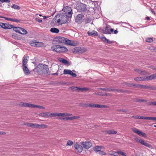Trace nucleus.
I'll return each instance as SVG.
<instances>
[{"label":"nucleus","instance_id":"obj_1","mask_svg":"<svg viewBox=\"0 0 156 156\" xmlns=\"http://www.w3.org/2000/svg\"><path fill=\"white\" fill-rule=\"evenodd\" d=\"M62 10L65 12L66 15L64 17L66 19L63 20H62V23H61V24L66 23L68 21L67 18L71 17L73 14L72 9L69 7L66 6L65 8H63Z\"/></svg>","mask_w":156,"mask_h":156},{"label":"nucleus","instance_id":"obj_2","mask_svg":"<svg viewBox=\"0 0 156 156\" xmlns=\"http://www.w3.org/2000/svg\"><path fill=\"white\" fill-rule=\"evenodd\" d=\"M34 70H36L37 72H42L48 75L50 74V72L48 66L47 65H44L40 64L34 69Z\"/></svg>","mask_w":156,"mask_h":156},{"label":"nucleus","instance_id":"obj_3","mask_svg":"<svg viewBox=\"0 0 156 156\" xmlns=\"http://www.w3.org/2000/svg\"><path fill=\"white\" fill-rule=\"evenodd\" d=\"M51 50L57 53H60L68 51L67 48L63 46H60L59 45H55L52 46L51 48Z\"/></svg>","mask_w":156,"mask_h":156},{"label":"nucleus","instance_id":"obj_4","mask_svg":"<svg viewBox=\"0 0 156 156\" xmlns=\"http://www.w3.org/2000/svg\"><path fill=\"white\" fill-rule=\"evenodd\" d=\"M19 105L20 106H23L24 107L32 108H37L41 109H44V108L42 106L38 105H33L31 104L20 102Z\"/></svg>","mask_w":156,"mask_h":156},{"label":"nucleus","instance_id":"obj_5","mask_svg":"<svg viewBox=\"0 0 156 156\" xmlns=\"http://www.w3.org/2000/svg\"><path fill=\"white\" fill-rule=\"evenodd\" d=\"M81 145L83 146V147L86 149L90 148L92 146L91 142L88 140H87L85 142L83 141L81 142Z\"/></svg>","mask_w":156,"mask_h":156},{"label":"nucleus","instance_id":"obj_6","mask_svg":"<svg viewBox=\"0 0 156 156\" xmlns=\"http://www.w3.org/2000/svg\"><path fill=\"white\" fill-rule=\"evenodd\" d=\"M132 130L133 132L136 133L140 136L144 137H146V135L145 133L142 132L141 131L136 128H132Z\"/></svg>","mask_w":156,"mask_h":156},{"label":"nucleus","instance_id":"obj_7","mask_svg":"<svg viewBox=\"0 0 156 156\" xmlns=\"http://www.w3.org/2000/svg\"><path fill=\"white\" fill-rule=\"evenodd\" d=\"M0 26L4 29H10L13 27V26L8 23H0Z\"/></svg>","mask_w":156,"mask_h":156},{"label":"nucleus","instance_id":"obj_8","mask_svg":"<svg viewBox=\"0 0 156 156\" xmlns=\"http://www.w3.org/2000/svg\"><path fill=\"white\" fill-rule=\"evenodd\" d=\"M63 73L64 74H69L74 77H76L77 76L76 73L72 72V71L70 69H64L63 71Z\"/></svg>","mask_w":156,"mask_h":156},{"label":"nucleus","instance_id":"obj_9","mask_svg":"<svg viewBox=\"0 0 156 156\" xmlns=\"http://www.w3.org/2000/svg\"><path fill=\"white\" fill-rule=\"evenodd\" d=\"M86 5L84 4L80 3L77 6L78 10L80 11L84 12L86 10Z\"/></svg>","mask_w":156,"mask_h":156},{"label":"nucleus","instance_id":"obj_10","mask_svg":"<svg viewBox=\"0 0 156 156\" xmlns=\"http://www.w3.org/2000/svg\"><path fill=\"white\" fill-rule=\"evenodd\" d=\"M65 43L68 45H69L73 46H76V42L75 41H71L68 39L66 38Z\"/></svg>","mask_w":156,"mask_h":156},{"label":"nucleus","instance_id":"obj_11","mask_svg":"<svg viewBox=\"0 0 156 156\" xmlns=\"http://www.w3.org/2000/svg\"><path fill=\"white\" fill-rule=\"evenodd\" d=\"M74 146L75 149L79 152H81L83 151V147L81 146L78 144L77 143H76L74 144Z\"/></svg>","mask_w":156,"mask_h":156},{"label":"nucleus","instance_id":"obj_12","mask_svg":"<svg viewBox=\"0 0 156 156\" xmlns=\"http://www.w3.org/2000/svg\"><path fill=\"white\" fill-rule=\"evenodd\" d=\"M28 65H22V68L23 72L26 75H29L30 73L29 69L27 67Z\"/></svg>","mask_w":156,"mask_h":156},{"label":"nucleus","instance_id":"obj_13","mask_svg":"<svg viewBox=\"0 0 156 156\" xmlns=\"http://www.w3.org/2000/svg\"><path fill=\"white\" fill-rule=\"evenodd\" d=\"M110 28V26L107 25L105 29L103 30L102 33L105 34H110L109 30Z\"/></svg>","mask_w":156,"mask_h":156},{"label":"nucleus","instance_id":"obj_14","mask_svg":"<svg viewBox=\"0 0 156 156\" xmlns=\"http://www.w3.org/2000/svg\"><path fill=\"white\" fill-rule=\"evenodd\" d=\"M66 38L61 37H58L56 38V41L60 43H65Z\"/></svg>","mask_w":156,"mask_h":156},{"label":"nucleus","instance_id":"obj_15","mask_svg":"<svg viewBox=\"0 0 156 156\" xmlns=\"http://www.w3.org/2000/svg\"><path fill=\"white\" fill-rule=\"evenodd\" d=\"M141 88L147 89L151 90H156V87L154 86H149L146 85H142Z\"/></svg>","mask_w":156,"mask_h":156},{"label":"nucleus","instance_id":"obj_16","mask_svg":"<svg viewBox=\"0 0 156 156\" xmlns=\"http://www.w3.org/2000/svg\"><path fill=\"white\" fill-rule=\"evenodd\" d=\"M83 17V15L82 14L78 15L76 18V21L77 22H81L82 20Z\"/></svg>","mask_w":156,"mask_h":156},{"label":"nucleus","instance_id":"obj_17","mask_svg":"<svg viewBox=\"0 0 156 156\" xmlns=\"http://www.w3.org/2000/svg\"><path fill=\"white\" fill-rule=\"evenodd\" d=\"M104 132L105 134H115L117 133V132L116 131H115L114 129H111V130H105L104 131Z\"/></svg>","mask_w":156,"mask_h":156},{"label":"nucleus","instance_id":"obj_18","mask_svg":"<svg viewBox=\"0 0 156 156\" xmlns=\"http://www.w3.org/2000/svg\"><path fill=\"white\" fill-rule=\"evenodd\" d=\"M145 80H151L156 79V74H153L148 76H145Z\"/></svg>","mask_w":156,"mask_h":156},{"label":"nucleus","instance_id":"obj_19","mask_svg":"<svg viewBox=\"0 0 156 156\" xmlns=\"http://www.w3.org/2000/svg\"><path fill=\"white\" fill-rule=\"evenodd\" d=\"M134 70L140 75H147L148 74L147 72L145 71H142L138 69H135Z\"/></svg>","mask_w":156,"mask_h":156},{"label":"nucleus","instance_id":"obj_20","mask_svg":"<svg viewBox=\"0 0 156 156\" xmlns=\"http://www.w3.org/2000/svg\"><path fill=\"white\" fill-rule=\"evenodd\" d=\"M132 117H134L135 119H144L147 120H149L150 119V117H144L140 116H133Z\"/></svg>","mask_w":156,"mask_h":156},{"label":"nucleus","instance_id":"obj_21","mask_svg":"<svg viewBox=\"0 0 156 156\" xmlns=\"http://www.w3.org/2000/svg\"><path fill=\"white\" fill-rule=\"evenodd\" d=\"M29 58L28 55L25 56L23 57V59L22 62V65H27V64L28 60L27 59Z\"/></svg>","mask_w":156,"mask_h":156},{"label":"nucleus","instance_id":"obj_22","mask_svg":"<svg viewBox=\"0 0 156 156\" xmlns=\"http://www.w3.org/2000/svg\"><path fill=\"white\" fill-rule=\"evenodd\" d=\"M58 60L60 62L65 64H67L69 63L66 60L62 58H58Z\"/></svg>","mask_w":156,"mask_h":156},{"label":"nucleus","instance_id":"obj_23","mask_svg":"<svg viewBox=\"0 0 156 156\" xmlns=\"http://www.w3.org/2000/svg\"><path fill=\"white\" fill-rule=\"evenodd\" d=\"M60 117V113H50L49 114V117Z\"/></svg>","mask_w":156,"mask_h":156},{"label":"nucleus","instance_id":"obj_24","mask_svg":"<svg viewBox=\"0 0 156 156\" xmlns=\"http://www.w3.org/2000/svg\"><path fill=\"white\" fill-rule=\"evenodd\" d=\"M97 104L91 103V104H87L85 105L84 106L85 107H89L91 108H96Z\"/></svg>","mask_w":156,"mask_h":156},{"label":"nucleus","instance_id":"obj_25","mask_svg":"<svg viewBox=\"0 0 156 156\" xmlns=\"http://www.w3.org/2000/svg\"><path fill=\"white\" fill-rule=\"evenodd\" d=\"M24 125L27 126L28 127H32L33 128H35L36 126V124H34L32 123H25Z\"/></svg>","mask_w":156,"mask_h":156},{"label":"nucleus","instance_id":"obj_26","mask_svg":"<svg viewBox=\"0 0 156 156\" xmlns=\"http://www.w3.org/2000/svg\"><path fill=\"white\" fill-rule=\"evenodd\" d=\"M36 128L40 129L41 128H46L47 127V126L44 124L39 125L36 124Z\"/></svg>","mask_w":156,"mask_h":156},{"label":"nucleus","instance_id":"obj_27","mask_svg":"<svg viewBox=\"0 0 156 156\" xmlns=\"http://www.w3.org/2000/svg\"><path fill=\"white\" fill-rule=\"evenodd\" d=\"M134 80L136 81H144L145 80V76L138 77L134 78Z\"/></svg>","mask_w":156,"mask_h":156},{"label":"nucleus","instance_id":"obj_28","mask_svg":"<svg viewBox=\"0 0 156 156\" xmlns=\"http://www.w3.org/2000/svg\"><path fill=\"white\" fill-rule=\"evenodd\" d=\"M76 88L77 89L76 90L78 91H83L88 90H90V89L87 88H82V87H76Z\"/></svg>","mask_w":156,"mask_h":156},{"label":"nucleus","instance_id":"obj_29","mask_svg":"<svg viewBox=\"0 0 156 156\" xmlns=\"http://www.w3.org/2000/svg\"><path fill=\"white\" fill-rule=\"evenodd\" d=\"M20 34H27V30L24 29L20 27Z\"/></svg>","mask_w":156,"mask_h":156},{"label":"nucleus","instance_id":"obj_30","mask_svg":"<svg viewBox=\"0 0 156 156\" xmlns=\"http://www.w3.org/2000/svg\"><path fill=\"white\" fill-rule=\"evenodd\" d=\"M133 86L134 87L138 88H142V85L139 84H129L128 85L129 86Z\"/></svg>","mask_w":156,"mask_h":156},{"label":"nucleus","instance_id":"obj_31","mask_svg":"<svg viewBox=\"0 0 156 156\" xmlns=\"http://www.w3.org/2000/svg\"><path fill=\"white\" fill-rule=\"evenodd\" d=\"M50 31L53 33H58L59 32V30L56 28L53 27L51 29Z\"/></svg>","mask_w":156,"mask_h":156},{"label":"nucleus","instance_id":"obj_32","mask_svg":"<svg viewBox=\"0 0 156 156\" xmlns=\"http://www.w3.org/2000/svg\"><path fill=\"white\" fill-rule=\"evenodd\" d=\"M98 32L94 30L92 31L91 32H88L87 34L89 36H91L92 35H94L95 36H97L98 35Z\"/></svg>","mask_w":156,"mask_h":156},{"label":"nucleus","instance_id":"obj_33","mask_svg":"<svg viewBox=\"0 0 156 156\" xmlns=\"http://www.w3.org/2000/svg\"><path fill=\"white\" fill-rule=\"evenodd\" d=\"M49 112H44L40 114V116L43 117H49Z\"/></svg>","mask_w":156,"mask_h":156},{"label":"nucleus","instance_id":"obj_34","mask_svg":"<svg viewBox=\"0 0 156 156\" xmlns=\"http://www.w3.org/2000/svg\"><path fill=\"white\" fill-rule=\"evenodd\" d=\"M142 144L144 145L149 148H152V146L150 144H149L148 143H146L144 140L143 143H142Z\"/></svg>","mask_w":156,"mask_h":156},{"label":"nucleus","instance_id":"obj_35","mask_svg":"<svg viewBox=\"0 0 156 156\" xmlns=\"http://www.w3.org/2000/svg\"><path fill=\"white\" fill-rule=\"evenodd\" d=\"M36 47H40L43 46L44 44L43 43L40 42H36Z\"/></svg>","mask_w":156,"mask_h":156},{"label":"nucleus","instance_id":"obj_36","mask_svg":"<svg viewBox=\"0 0 156 156\" xmlns=\"http://www.w3.org/2000/svg\"><path fill=\"white\" fill-rule=\"evenodd\" d=\"M135 140L136 142L140 143L141 144H142L144 141L143 140L137 137L135 138Z\"/></svg>","mask_w":156,"mask_h":156},{"label":"nucleus","instance_id":"obj_37","mask_svg":"<svg viewBox=\"0 0 156 156\" xmlns=\"http://www.w3.org/2000/svg\"><path fill=\"white\" fill-rule=\"evenodd\" d=\"M101 148L99 146H96L94 147V150L95 152L97 153L99 151L101 150Z\"/></svg>","mask_w":156,"mask_h":156},{"label":"nucleus","instance_id":"obj_38","mask_svg":"<svg viewBox=\"0 0 156 156\" xmlns=\"http://www.w3.org/2000/svg\"><path fill=\"white\" fill-rule=\"evenodd\" d=\"M107 106L104 105H96V108H106L107 107Z\"/></svg>","mask_w":156,"mask_h":156},{"label":"nucleus","instance_id":"obj_39","mask_svg":"<svg viewBox=\"0 0 156 156\" xmlns=\"http://www.w3.org/2000/svg\"><path fill=\"white\" fill-rule=\"evenodd\" d=\"M13 30L17 33H18L20 34V27H13Z\"/></svg>","mask_w":156,"mask_h":156},{"label":"nucleus","instance_id":"obj_40","mask_svg":"<svg viewBox=\"0 0 156 156\" xmlns=\"http://www.w3.org/2000/svg\"><path fill=\"white\" fill-rule=\"evenodd\" d=\"M118 156L119 155H121L122 156H127L126 155V153H125L121 151H118Z\"/></svg>","mask_w":156,"mask_h":156},{"label":"nucleus","instance_id":"obj_41","mask_svg":"<svg viewBox=\"0 0 156 156\" xmlns=\"http://www.w3.org/2000/svg\"><path fill=\"white\" fill-rule=\"evenodd\" d=\"M109 154L115 156H118V152L111 151L109 152Z\"/></svg>","mask_w":156,"mask_h":156},{"label":"nucleus","instance_id":"obj_42","mask_svg":"<svg viewBox=\"0 0 156 156\" xmlns=\"http://www.w3.org/2000/svg\"><path fill=\"white\" fill-rule=\"evenodd\" d=\"M73 144V142L71 140H69L67 141L66 146H71Z\"/></svg>","mask_w":156,"mask_h":156},{"label":"nucleus","instance_id":"obj_43","mask_svg":"<svg viewBox=\"0 0 156 156\" xmlns=\"http://www.w3.org/2000/svg\"><path fill=\"white\" fill-rule=\"evenodd\" d=\"M101 90H102L103 91H113L114 90L112 89H106L105 88H101L100 89Z\"/></svg>","mask_w":156,"mask_h":156},{"label":"nucleus","instance_id":"obj_44","mask_svg":"<svg viewBox=\"0 0 156 156\" xmlns=\"http://www.w3.org/2000/svg\"><path fill=\"white\" fill-rule=\"evenodd\" d=\"M146 41L148 42H152L153 40L152 38L149 37L146 39Z\"/></svg>","mask_w":156,"mask_h":156},{"label":"nucleus","instance_id":"obj_45","mask_svg":"<svg viewBox=\"0 0 156 156\" xmlns=\"http://www.w3.org/2000/svg\"><path fill=\"white\" fill-rule=\"evenodd\" d=\"M69 113L67 112L64 113H60V116L64 117L66 116H69Z\"/></svg>","mask_w":156,"mask_h":156},{"label":"nucleus","instance_id":"obj_46","mask_svg":"<svg viewBox=\"0 0 156 156\" xmlns=\"http://www.w3.org/2000/svg\"><path fill=\"white\" fill-rule=\"evenodd\" d=\"M12 7L13 9H20V7L19 6L15 4L13 5L12 6Z\"/></svg>","mask_w":156,"mask_h":156},{"label":"nucleus","instance_id":"obj_47","mask_svg":"<svg viewBox=\"0 0 156 156\" xmlns=\"http://www.w3.org/2000/svg\"><path fill=\"white\" fill-rule=\"evenodd\" d=\"M147 104L149 105L156 106V102H148Z\"/></svg>","mask_w":156,"mask_h":156},{"label":"nucleus","instance_id":"obj_48","mask_svg":"<svg viewBox=\"0 0 156 156\" xmlns=\"http://www.w3.org/2000/svg\"><path fill=\"white\" fill-rule=\"evenodd\" d=\"M36 41H31L30 42V44L32 46H35L36 47Z\"/></svg>","mask_w":156,"mask_h":156},{"label":"nucleus","instance_id":"obj_49","mask_svg":"<svg viewBox=\"0 0 156 156\" xmlns=\"http://www.w3.org/2000/svg\"><path fill=\"white\" fill-rule=\"evenodd\" d=\"M60 119H61V118H60ZM61 119H66L67 120H73V118L72 117H67L65 118H61Z\"/></svg>","mask_w":156,"mask_h":156},{"label":"nucleus","instance_id":"obj_50","mask_svg":"<svg viewBox=\"0 0 156 156\" xmlns=\"http://www.w3.org/2000/svg\"><path fill=\"white\" fill-rule=\"evenodd\" d=\"M9 21H13V22H16V23L19 22H20V20H18L13 19L12 18H10V20H9Z\"/></svg>","mask_w":156,"mask_h":156},{"label":"nucleus","instance_id":"obj_51","mask_svg":"<svg viewBox=\"0 0 156 156\" xmlns=\"http://www.w3.org/2000/svg\"><path fill=\"white\" fill-rule=\"evenodd\" d=\"M101 39L103 42L106 43L107 39L105 37H102L101 38Z\"/></svg>","mask_w":156,"mask_h":156},{"label":"nucleus","instance_id":"obj_52","mask_svg":"<svg viewBox=\"0 0 156 156\" xmlns=\"http://www.w3.org/2000/svg\"><path fill=\"white\" fill-rule=\"evenodd\" d=\"M98 153L99 154L101 155H105V153L104 152L101 151V150L98 152Z\"/></svg>","mask_w":156,"mask_h":156},{"label":"nucleus","instance_id":"obj_53","mask_svg":"<svg viewBox=\"0 0 156 156\" xmlns=\"http://www.w3.org/2000/svg\"><path fill=\"white\" fill-rule=\"evenodd\" d=\"M113 42V41H110L109 40H108V39H107L106 43H107L108 44H111Z\"/></svg>","mask_w":156,"mask_h":156},{"label":"nucleus","instance_id":"obj_54","mask_svg":"<svg viewBox=\"0 0 156 156\" xmlns=\"http://www.w3.org/2000/svg\"><path fill=\"white\" fill-rule=\"evenodd\" d=\"M36 20L38 22L41 23L42 22V20L38 18H35Z\"/></svg>","mask_w":156,"mask_h":156},{"label":"nucleus","instance_id":"obj_55","mask_svg":"<svg viewBox=\"0 0 156 156\" xmlns=\"http://www.w3.org/2000/svg\"><path fill=\"white\" fill-rule=\"evenodd\" d=\"M72 117L73 118V120L74 119H79V118H80V116H72Z\"/></svg>","mask_w":156,"mask_h":156},{"label":"nucleus","instance_id":"obj_56","mask_svg":"<svg viewBox=\"0 0 156 156\" xmlns=\"http://www.w3.org/2000/svg\"><path fill=\"white\" fill-rule=\"evenodd\" d=\"M154 120L156 121V117H150V120Z\"/></svg>","mask_w":156,"mask_h":156},{"label":"nucleus","instance_id":"obj_57","mask_svg":"<svg viewBox=\"0 0 156 156\" xmlns=\"http://www.w3.org/2000/svg\"><path fill=\"white\" fill-rule=\"evenodd\" d=\"M1 18H4L5 20H9H9L10 18H7V17H2Z\"/></svg>","mask_w":156,"mask_h":156},{"label":"nucleus","instance_id":"obj_58","mask_svg":"<svg viewBox=\"0 0 156 156\" xmlns=\"http://www.w3.org/2000/svg\"><path fill=\"white\" fill-rule=\"evenodd\" d=\"M114 31L113 29H110L109 32L110 33V34H111Z\"/></svg>","mask_w":156,"mask_h":156},{"label":"nucleus","instance_id":"obj_59","mask_svg":"<svg viewBox=\"0 0 156 156\" xmlns=\"http://www.w3.org/2000/svg\"><path fill=\"white\" fill-rule=\"evenodd\" d=\"M150 10L151 11V12L152 13H153L154 14H155V12L152 9H150Z\"/></svg>","mask_w":156,"mask_h":156},{"label":"nucleus","instance_id":"obj_60","mask_svg":"<svg viewBox=\"0 0 156 156\" xmlns=\"http://www.w3.org/2000/svg\"><path fill=\"white\" fill-rule=\"evenodd\" d=\"M5 134V132H0V135H2Z\"/></svg>","mask_w":156,"mask_h":156},{"label":"nucleus","instance_id":"obj_61","mask_svg":"<svg viewBox=\"0 0 156 156\" xmlns=\"http://www.w3.org/2000/svg\"><path fill=\"white\" fill-rule=\"evenodd\" d=\"M95 94L98 95H102L100 93H95Z\"/></svg>","mask_w":156,"mask_h":156},{"label":"nucleus","instance_id":"obj_62","mask_svg":"<svg viewBox=\"0 0 156 156\" xmlns=\"http://www.w3.org/2000/svg\"><path fill=\"white\" fill-rule=\"evenodd\" d=\"M141 100L142 99H138L136 100V101L137 102H141Z\"/></svg>","mask_w":156,"mask_h":156},{"label":"nucleus","instance_id":"obj_63","mask_svg":"<svg viewBox=\"0 0 156 156\" xmlns=\"http://www.w3.org/2000/svg\"><path fill=\"white\" fill-rule=\"evenodd\" d=\"M91 10V11H93V12H94V8H91L89 9V10Z\"/></svg>","mask_w":156,"mask_h":156},{"label":"nucleus","instance_id":"obj_64","mask_svg":"<svg viewBox=\"0 0 156 156\" xmlns=\"http://www.w3.org/2000/svg\"><path fill=\"white\" fill-rule=\"evenodd\" d=\"M118 33V31L117 30H115L114 31V34H116Z\"/></svg>","mask_w":156,"mask_h":156}]
</instances>
